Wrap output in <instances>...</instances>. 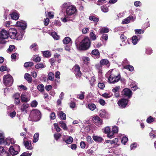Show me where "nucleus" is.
Wrapping results in <instances>:
<instances>
[{
  "label": "nucleus",
  "instance_id": "obj_60",
  "mask_svg": "<svg viewBox=\"0 0 156 156\" xmlns=\"http://www.w3.org/2000/svg\"><path fill=\"white\" fill-rule=\"evenodd\" d=\"M114 134L115 133H113L112 131H111L108 134H107V136L110 138H112Z\"/></svg>",
  "mask_w": 156,
  "mask_h": 156
},
{
  "label": "nucleus",
  "instance_id": "obj_29",
  "mask_svg": "<svg viewBox=\"0 0 156 156\" xmlns=\"http://www.w3.org/2000/svg\"><path fill=\"white\" fill-rule=\"evenodd\" d=\"M39 133H35L33 136V142L34 143H35L37 142L39 140Z\"/></svg>",
  "mask_w": 156,
  "mask_h": 156
},
{
  "label": "nucleus",
  "instance_id": "obj_36",
  "mask_svg": "<svg viewBox=\"0 0 156 156\" xmlns=\"http://www.w3.org/2000/svg\"><path fill=\"white\" fill-rule=\"evenodd\" d=\"M88 108L90 110L92 111H93L96 108V106L94 104H89L88 105Z\"/></svg>",
  "mask_w": 156,
  "mask_h": 156
},
{
  "label": "nucleus",
  "instance_id": "obj_8",
  "mask_svg": "<svg viewBox=\"0 0 156 156\" xmlns=\"http://www.w3.org/2000/svg\"><path fill=\"white\" fill-rule=\"evenodd\" d=\"M75 73L76 77H82V73L80 71V67L78 64H76L74 66Z\"/></svg>",
  "mask_w": 156,
  "mask_h": 156
},
{
  "label": "nucleus",
  "instance_id": "obj_61",
  "mask_svg": "<svg viewBox=\"0 0 156 156\" xmlns=\"http://www.w3.org/2000/svg\"><path fill=\"white\" fill-rule=\"evenodd\" d=\"M91 86L93 87L94 86V83L96 82V80L95 79H91L90 80H89Z\"/></svg>",
  "mask_w": 156,
  "mask_h": 156
},
{
  "label": "nucleus",
  "instance_id": "obj_1",
  "mask_svg": "<svg viewBox=\"0 0 156 156\" xmlns=\"http://www.w3.org/2000/svg\"><path fill=\"white\" fill-rule=\"evenodd\" d=\"M91 42L88 37H85L80 43L78 49L80 51H85L89 49L91 45Z\"/></svg>",
  "mask_w": 156,
  "mask_h": 156
},
{
  "label": "nucleus",
  "instance_id": "obj_63",
  "mask_svg": "<svg viewBox=\"0 0 156 156\" xmlns=\"http://www.w3.org/2000/svg\"><path fill=\"white\" fill-rule=\"evenodd\" d=\"M48 17L50 18H53L54 17V12H49L48 13Z\"/></svg>",
  "mask_w": 156,
  "mask_h": 156
},
{
  "label": "nucleus",
  "instance_id": "obj_55",
  "mask_svg": "<svg viewBox=\"0 0 156 156\" xmlns=\"http://www.w3.org/2000/svg\"><path fill=\"white\" fill-rule=\"evenodd\" d=\"M87 141L90 144H91L94 142L91 137L90 136H88L87 137Z\"/></svg>",
  "mask_w": 156,
  "mask_h": 156
},
{
  "label": "nucleus",
  "instance_id": "obj_43",
  "mask_svg": "<svg viewBox=\"0 0 156 156\" xmlns=\"http://www.w3.org/2000/svg\"><path fill=\"white\" fill-rule=\"evenodd\" d=\"M44 67V65L43 63H40L37 64L35 66V68L37 69L43 68Z\"/></svg>",
  "mask_w": 156,
  "mask_h": 156
},
{
  "label": "nucleus",
  "instance_id": "obj_7",
  "mask_svg": "<svg viewBox=\"0 0 156 156\" xmlns=\"http://www.w3.org/2000/svg\"><path fill=\"white\" fill-rule=\"evenodd\" d=\"M16 147L17 149V151H16L15 149L16 148H15L14 149L13 146H11L10 147L9 149V151L11 155L12 156L18 154L19 152L20 151V147L19 146L17 145Z\"/></svg>",
  "mask_w": 156,
  "mask_h": 156
},
{
  "label": "nucleus",
  "instance_id": "obj_45",
  "mask_svg": "<svg viewBox=\"0 0 156 156\" xmlns=\"http://www.w3.org/2000/svg\"><path fill=\"white\" fill-rule=\"evenodd\" d=\"M135 33L136 34H143L144 32V30L142 29H136L135 30Z\"/></svg>",
  "mask_w": 156,
  "mask_h": 156
},
{
  "label": "nucleus",
  "instance_id": "obj_47",
  "mask_svg": "<svg viewBox=\"0 0 156 156\" xmlns=\"http://www.w3.org/2000/svg\"><path fill=\"white\" fill-rule=\"evenodd\" d=\"M4 144L5 145H8L7 141L4 140V137L0 138V144Z\"/></svg>",
  "mask_w": 156,
  "mask_h": 156
},
{
  "label": "nucleus",
  "instance_id": "obj_59",
  "mask_svg": "<svg viewBox=\"0 0 156 156\" xmlns=\"http://www.w3.org/2000/svg\"><path fill=\"white\" fill-rule=\"evenodd\" d=\"M98 87L99 88L102 89L105 87V85L103 83H99L98 84Z\"/></svg>",
  "mask_w": 156,
  "mask_h": 156
},
{
  "label": "nucleus",
  "instance_id": "obj_22",
  "mask_svg": "<svg viewBox=\"0 0 156 156\" xmlns=\"http://www.w3.org/2000/svg\"><path fill=\"white\" fill-rule=\"evenodd\" d=\"M91 54L92 55H95L97 58H99L100 57V52L98 49L93 50Z\"/></svg>",
  "mask_w": 156,
  "mask_h": 156
},
{
  "label": "nucleus",
  "instance_id": "obj_5",
  "mask_svg": "<svg viewBox=\"0 0 156 156\" xmlns=\"http://www.w3.org/2000/svg\"><path fill=\"white\" fill-rule=\"evenodd\" d=\"M77 11L76 9L74 6H70L66 9V12L67 15L71 16L74 14Z\"/></svg>",
  "mask_w": 156,
  "mask_h": 156
},
{
  "label": "nucleus",
  "instance_id": "obj_9",
  "mask_svg": "<svg viewBox=\"0 0 156 156\" xmlns=\"http://www.w3.org/2000/svg\"><path fill=\"white\" fill-rule=\"evenodd\" d=\"M92 121L93 123L99 126L102 124L103 123V120L101 119L99 117L97 116H94L93 118Z\"/></svg>",
  "mask_w": 156,
  "mask_h": 156
},
{
  "label": "nucleus",
  "instance_id": "obj_46",
  "mask_svg": "<svg viewBox=\"0 0 156 156\" xmlns=\"http://www.w3.org/2000/svg\"><path fill=\"white\" fill-rule=\"evenodd\" d=\"M101 9L103 12H106L108 11V8L106 5L103 6L101 7Z\"/></svg>",
  "mask_w": 156,
  "mask_h": 156
},
{
  "label": "nucleus",
  "instance_id": "obj_34",
  "mask_svg": "<svg viewBox=\"0 0 156 156\" xmlns=\"http://www.w3.org/2000/svg\"><path fill=\"white\" fill-rule=\"evenodd\" d=\"M124 68L127 69H128L130 71H133L134 70V68L133 67L130 65H126L124 66Z\"/></svg>",
  "mask_w": 156,
  "mask_h": 156
},
{
  "label": "nucleus",
  "instance_id": "obj_56",
  "mask_svg": "<svg viewBox=\"0 0 156 156\" xmlns=\"http://www.w3.org/2000/svg\"><path fill=\"white\" fill-rule=\"evenodd\" d=\"M111 131L110 128L108 126L105 127L104 129V133L106 134H108Z\"/></svg>",
  "mask_w": 156,
  "mask_h": 156
},
{
  "label": "nucleus",
  "instance_id": "obj_52",
  "mask_svg": "<svg viewBox=\"0 0 156 156\" xmlns=\"http://www.w3.org/2000/svg\"><path fill=\"white\" fill-rule=\"evenodd\" d=\"M84 92H81V94H78L77 95V97H78V98L81 100H83L84 97Z\"/></svg>",
  "mask_w": 156,
  "mask_h": 156
},
{
  "label": "nucleus",
  "instance_id": "obj_4",
  "mask_svg": "<svg viewBox=\"0 0 156 156\" xmlns=\"http://www.w3.org/2000/svg\"><path fill=\"white\" fill-rule=\"evenodd\" d=\"M30 99V95L27 92L22 93L20 96V99L22 102L27 103Z\"/></svg>",
  "mask_w": 156,
  "mask_h": 156
},
{
  "label": "nucleus",
  "instance_id": "obj_2",
  "mask_svg": "<svg viewBox=\"0 0 156 156\" xmlns=\"http://www.w3.org/2000/svg\"><path fill=\"white\" fill-rule=\"evenodd\" d=\"M8 36H9L11 39L20 40L22 38L23 34L20 32L18 33L17 30L14 28H10L8 31Z\"/></svg>",
  "mask_w": 156,
  "mask_h": 156
},
{
  "label": "nucleus",
  "instance_id": "obj_17",
  "mask_svg": "<svg viewBox=\"0 0 156 156\" xmlns=\"http://www.w3.org/2000/svg\"><path fill=\"white\" fill-rule=\"evenodd\" d=\"M29 106L28 104L24 103L21 106L20 108L21 111L22 112H24L25 113H27V108Z\"/></svg>",
  "mask_w": 156,
  "mask_h": 156
},
{
  "label": "nucleus",
  "instance_id": "obj_16",
  "mask_svg": "<svg viewBox=\"0 0 156 156\" xmlns=\"http://www.w3.org/2000/svg\"><path fill=\"white\" fill-rule=\"evenodd\" d=\"M33 114V116H35L37 119H39L41 116V113L40 112L36 109L32 110V113Z\"/></svg>",
  "mask_w": 156,
  "mask_h": 156
},
{
  "label": "nucleus",
  "instance_id": "obj_48",
  "mask_svg": "<svg viewBox=\"0 0 156 156\" xmlns=\"http://www.w3.org/2000/svg\"><path fill=\"white\" fill-rule=\"evenodd\" d=\"M154 119L151 116L149 117L147 119V122L148 123H150L154 121Z\"/></svg>",
  "mask_w": 156,
  "mask_h": 156
},
{
  "label": "nucleus",
  "instance_id": "obj_39",
  "mask_svg": "<svg viewBox=\"0 0 156 156\" xmlns=\"http://www.w3.org/2000/svg\"><path fill=\"white\" fill-rule=\"evenodd\" d=\"M89 19L90 20H93L94 22L97 23L98 21V19L94 16H91L89 17Z\"/></svg>",
  "mask_w": 156,
  "mask_h": 156
},
{
  "label": "nucleus",
  "instance_id": "obj_26",
  "mask_svg": "<svg viewBox=\"0 0 156 156\" xmlns=\"http://www.w3.org/2000/svg\"><path fill=\"white\" fill-rule=\"evenodd\" d=\"M63 141H65L67 144H71L73 141V137L71 136H69V138L65 140V139H63Z\"/></svg>",
  "mask_w": 156,
  "mask_h": 156
},
{
  "label": "nucleus",
  "instance_id": "obj_41",
  "mask_svg": "<svg viewBox=\"0 0 156 156\" xmlns=\"http://www.w3.org/2000/svg\"><path fill=\"white\" fill-rule=\"evenodd\" d=\"M128 141V138L126 136H123L122 139V140H121V142L122 144H124V145H125L126 143Z\"/></svg>",
  "mask_w": 156,
  "mask_h": 156
},
{
  "label": "nucleus",
  "instance_id": "obj_37",
  "mask_svg": "<svg viewBox=\"0 0 156 156\" xmlns=\"http://www.w3.org/2000/svg\"><path fill=\"white\" fill-rule=\"evenodd\" d=\"M82 60L84 64L87 65L89 63L88 61H89L90 58L87 57H84L82 58Z\"/></svg>",
  "mask_w": 156,
  "mask_h": 156
},
{
  "label": "nucleus",
  "instance_id": "obj_42",
  "mask_svg": "<svg viewBox=\"0 0 156 156\" xmlns=\"http://www.w3.org/2000/svg\"><path fill=\"white\" fill-rule=\"evenodd\" d=\"M138 41L137 37L136 36H134L132 37V42L134 45L136 44Z\"/></svg>",
  "mask_w": 156,
  "mask_h": 156
},
{
  "label": "nucleus",
  "instance_id": "obj_32",
  "mask_svg": "<svg viewBox=\"0 0 156 156\" xmlns=\"http://www.w3.org/2000/svg\"><path fill=\"white\" fill-rule=\"evenodd\" d=\"M109 63V62L107 59H102L100 61V64L101 65H107Z\"/></svg>",
  "mask_w": 156,
  "mask_h": 156
},
{
  "label": "nucleus",
  "instance_id": "obj_15",
  "mask_svg": "<svg viewBox=\"0 0 156 156\" xmlns=\"http://www.w3.org/2000/svg\"><path fill=\"white\" fill-rule=\"evenodd\" d=\"M23 143L24 144L25 147L28 150H31L33 147L32 146L31 142L30 141H25L23 140Z\"/></svg>",
  "mask_w": 156,
  "mask_h": 156
},
{
  "label": "nucleus",
  "instance_id": "obj_31",
  "mask_svg": "<svg viewBox=\"0 0 156 156\" xmlns=\"http://www.w3.org/2000/svg\"><path fill=\"white\" fill-rule=\"evenodd\" d=\"M71 38L68 37H66L62 41L63 44H69L71 41Z\"/></svg>",
  "mask_w": 156,
  "mask_h": 156
},
{
  "label": "nucleus",
  "instance_id": "obj_58",
  "mask_svg": "<svg viewBox=\"0 0 156 156\" xmlns=\"http://www.w3.org/2000/svg\"><path fill=\"white\" fill-rule=\"evenodd\" d=\"M112 131L115 133H117L118 132V128L116 126L113 127Z\"/></svg>",
  "mask_w": 156,
  "mask_h": 156
},
{
  "label": "nucleus",
  "instance_id": "obj_12",
  "mask_svg": "<svg viewBox=\"0 0 156 156\" xmlns=\"http://www.w3.org/2000/svg\"><path fill=\"white\" fill-rule=\"evenodd\" d=\"M13 81V79H3V83L7 87L11 86Z\"/></svg>",
  "mask_w": 156,
  "mask_h": 156
},
{
  "label": "nucleus",
  "instance_id": "obj_6",
  "mask_svg": "<svg viewBox=\"0 0 156 156\" xmlns=\"http://www.w3.org/2000/svg\"><path fill=\"white\" fill-rule=\"evenodd\" d=\"M128 100L127 99L122 98L120 99L118 102V105L121 108H125L128 104Z\"/></svg>",
  "mask_w": 156,
  "mask_h": 156
},
{
  "label": "nucleus",
  "instance_id": "obj_51",
  "mask_svg": "<svg viewBox=\"0 0 156 156\" xmlns=\"http://www.w3.org/2000/svg\"><path fill=\"white\" fill-rule=\"evenodd\" d=\"M56 61V59H54V58H51L49 59V62L50 63L51 65L52 66H53L55 65V63Z\"/></svg>",
  "mask_w": 156,
  "mask_h": 156
},
{
  "label": "nucleus",
  "instance_id": "obj_11",
  "mask_svg": "<svg viewBox=\"0 0 156 156\" xmlns=\"http://www.w3.org/2000/svg\"><path fill=\"white\" fill-rule=\"evenodd\" d=\"M122 93L124 95L130 98L132 95V92L130 89L128 88L124 89L122 91Z\"/></svg>",
  "mask_w": 156,
  "mask_h": 156
},
{
  "label": "nucleus",
  "instance_id": "obj_23",
  "mask_svg": "<svg viewBox=\"0 0 156 156\" xmlns=\"http://www.w3.org/2000/svg\"><path fill=\"white\" fill-rule=\"evenodd\" d=\"M58 115L62 120H65L66 119V114L62 111L59 112Z\"/></svg>",
  "mask_w": 156,
  "mask_h": 156
},
{
  "label": "nucleus",
  "instance_id": "obj_28",
  "mask_svg": "<svg viewBox=\"0 0 156 156\" xmlns=\"http://www.w3.org/2000/svg\"><path fill=\"white\" fill-rule=\"evenodd\" d=\"M90 37L93 41L95 40L97 38V36L94 33L93 30H91L90 34Z\"/></svg>",
  "mask_w": 156,
  "mask_h": 156
},
{
  "label": "nucleus",
  "instance_id": "obj_30",
  "mask_svg": "<svg viewBox=\"0 0 156 156\" xmlns=\"http://www.w3.org/2000/svg\"><path fill=\"white\" fill-rule=\"evenodd\" d=\"M106 111L104 109L101 110L99 112V115L102 118H104L106 115Z\"/></svg>",
  "mask_w": 156,
  "mask_h": 156
},
{
  "label": "nucleus",
  "instance_id": "obj_14",
  "mask_svg": "<svg viewBox=\"0 0 156 156\" xmlns=\"http://www.w3.org/2000/svg\"><path fill=\"white\" fill-rule=\"evenodd\" d=\"M0 156H11L9 153L6 151L3 147L0 146Z\"/></svg>",
  "mask_w": 156,
  "mask_h": 156
},
{
  "label": "nucleus",
  "instance_id": "obj_50",
  "mask_svg": "<svg viewBox=\"0 0 156 156\" xmlns=\"http://www.w3.org/2000/svg\"><path fill=\"white\" fill-rule=\"evenodd\" d=\"M38 103L37 102L34 100L30 104V105L32 107H36Z\"/></svg>",
  "mask_w": 156,
  "mask_h": 156
},
{
  "label": "nucleus",
  "instance_id": "obj_40",
  "mask_svg": "<svg viewBox=\"0 0 156 156\" xmlns=\"http://www.w3.org/2000/svg\"><path fill=\"white\" fill-rule=\"evenodd\" d=\"M37 89L40 91L42 92L44 90V86L43 84H40L37 86Z\"/></svg>",
  "mask_w": 156,
  "mask_h": 156
},
{
  "label": "nucleus",
  "instance_id": "obj_18",
  "mask_svg": "<svg viewBox=\"0 0 156 156\" xmlns=\"http://www.w3.org/2000/svg\"><path fill=\"white\" fill-rule=\"evenodd\" d=\"M10 16L12 19L15 20H17L19 17V14L18 13L16 12H13L10 14Z\"/></svg>",
  "mask_w": 156,
  "mask_h": 156
},
{
  "label": "nucleus",
  "instance_id": "obj_49",
  "mask_svg": "<svg viewBox=\"0 0 156 156\" xmlns=\"http://www.w3.org/2000/svg\"><path fill=\"white\" fill-rule=\"evenodd\" d=\"M54 136L55 139L57 140L61 137V134L60 133H55L54 134Z\"/></svg>",
  "mask_w": 156,
  "mask_h": 156
},
{
  "label": "nucleus",
  "instance_id": "obj_25",
  "mask_svg": "<svg viewBox=\"0 0 156 156\" xmlns=\"http://www.w3.org/2000/svg\"><path fill=\"white\" fill-rule=\"evenodd\" d=\"M59 123L60 125V126L65 130H67L68 128L66 123L63 121H60Z\"/></svg>",
  "mask_w": 156,
  "mask_h": 156
},
{
  "label": "nucleus",
  "instance_id": "obj_3",
  "mask_svg": "<svg viewBox=\"0 0 156 156\" xmlns=\"http://www.w3.org/2000/svg\"><path fill=\"white\" fill-rule=\"evenodd\" d=\"M107 78H121L120 74L118 70L113 69L108 71L105 75Z\"/></svg>",
  "mask_w": 156,
  "mask_h": 156
},
{
  "label": "nucleus",
  "instance_id": "obj_21",
  "mask_svg": "<svg viewBox=\"0 0 156 156\" xmlns=\"http://www.w3.org/2000/svg\"><path fill=\"white\" fill-rule=\"evenodd\" d=\"M133 18V16H129V17H127L126 18L123 20L122 22V24H126L129 23L130 22V20Z\"/></svg>",
  "mask_w": 156,
  "mask_h": 156
},
{
  "label": "nucleus",
  "instance_id": "obj_44",
  "mask_svg": "<svg viewBox=\"0 0 156 156\" xmlns=\"http://www.w3.org/2000/svg\"><path fill=\"white\" fill-rule=\"evenodd\" d=\"M55 129L56 131L57 132H59L61 130V129L58 126V124L57 123H55L53 124Z\"/></svg>",
  "mask_w": 156,
  "mask_h": 156
},
{
  "label": "nucleus",
  "instance_id": "obj_64",
  "mask_svg": "<svg viewBox=\"0 0 156 156\" xmlns=\"http://www.w3.org/2000/svg\"><path fill=\"white\" fill-rule=\"evenodd\" d=\"M15 48V46L13 45H11L9 46V48L8 49V51H12L13 49Z\"/></svg>",
  "mask_w": 156,
  "mask_h": 156
},
{
  "label": "nucleus",
  "instance_id": "obj_57",
  "mask_svg": "<svg viewBox=\"0 0 156 156\" xmlns=\"http://www.w3.org/2000/svg\"><path fill=\"white\" fill-rule=\"evenodd\" d=\"M89 29L87 27H85L83 28L82 30V32L83 34H86L89 32Z\"/></svg>",
  "mask_w": 156,
  "mask_h": 156
},
{
  "label": "nucleus",
  "instance_id": "obj_33",
  "mask_svg": "<svg viewBox=\"0 0 156 156\" xmlns=\"http://www.w3.org/2000/svg\"><path fill=\"white\" fill-rule=\"evenodd\" d=\"M108 82L110 83H115L118 82L121 79H108Z\"/></svg>",
  "mask_w": 156,
  "mask_h": 156
},
{
  "label": "nucleus",
  "instance_id": "obj_35",
  "mask_svg": "<svg viewBox=\"0 0 156 156\" xmlns=\"http://www.w3.org/2000/svg\"><path fill=\"white\" fill-rule=\"evenodd\" d=\"M34 63L32 62H25L24 65L25 67L27 68L28 67H32L34 65Z\"/></svg>",
  "mask_w": 156,
  "mask_h": 156
},
{
  "label": "nucleus",
  "instance_id": "obj_10",
  "mask_svg": "<svg viewBox=\"0 0 156 156\" xmlns=\"http://www.w3.org/2000/svg\"><path fill=\"white\" fill-rule=\"evenodd\" d=\"M16 25L17 26L20 27L21 28L23 31L21 32L22 33L23 32V33L24 34L25 32L24 30L26 28L27 26L26 23L24 21H17L16 23Z\"/></svg>",
  "mask_w": 156,
  "mask_h": 156
},
{
  "label": "nucleus",
  "instance_id": "obj_53",
  "mask_svg": "<svg viewBox=\"0 0 156 156\" xmlns=\"http://www.w3.org/2000/svg\"><path fill=\"white\" fill-rule=\"evenodd\" d=\"M32 153H29L28 151L25 152L23 153L20 156H31Z\"/></svg>",
  "mask_w": 156,
  "mask_h": 156
},
{
  "label": "nucleus",
  "instance_id": "obj_19",
  "mask_svg": "<svg viewBox=\"0 0 156 156\" xmlns=\"http://www.w3.org/2000/svg\"><path fill=\"white\" fill-rule=\"evenodd\" d=\"M93 139L95 141L99 143L101 142L104 140L102 137L96 136H93Z\"/></svg>",
  "mask_w": 156,
  "mask_h": 156
},
{
  "label": "nucleus",
  "instance_id": "obj_38",
  "mask_svg": "<svg viewBox=\"0 0 156 156\" xmlns=\"http://www.w3.org/2000/svg\"><path fill=\"white\" fill-rule=\"evenodd\" d=\"M51 35L53 37L55 40H58L59 38V37L57 35V33L55 32H53L51 33Z\"/></svg>",
  "mask_w": 156,
  "mask_h": 156
},
{
  "label": "nucleus",
  "instance_id": "obj_13",
  "mask_svg": "<svg viewBox=\"0 0 156 156\" xmlns=\"http://www.w3.org/2000/svg\"><path fill=\"white\" fill-rule=\"evenodd\" d=\"M9 37L8 33L4 29L2 30L0 33V39H6Z\"/></svg>",
  "mask_w": 156,
  "mask_h": 156
},
{
  "label": "nucleus",
  "instance_id": "obj_62",
  "mask_svg": "<svg viewBox=\"0 0 156 156\" xmlns=\"http://www.w3.org/2000/svg\"><path fill=\"white\" fill-rule=\"evenodd\" d=\"M102 39L105 41L107 40L108 39V35L106 34H103L101 37Z\"/></svg>",
  "mask_w": 156,
  "mask_h": 156
},
{
  "label": "nucleus",
  "instance_id": "obj_24",
  "mask_svg": "<svg viewBox=\"0 0 156 156\" xmlns=\"http://www.w3.org/2000/svg\"><path fill=\"white\" fill-rule=\"evenodd\" d=\"M31 60L35 62H37L41 61V58L40 57L38 56L34 55L32 58Z\"/></svg>",
  "mask_w": 156,
  "mask_h": 156
},
{
  "label": "nucleus",
  "instance_id": "obj_54",
  "mask_svg": "<svg viewBox=\"0 0 156 156\" xmlns=\"http://www.w3.org/2000/svg\"><path fill=\"white\" fill-rule=\"evenodd\" d=\"M120 38L122 42H125L126 40L127 37L124 34H122L120 36Z\"/></svg>",
  "mask_w": 156,
  "mask_h": 156
},
{
  "label": "nucleus",
  "instance_id": "obj_20",
  "mask_svg": "<svg viewBox=\"0 0 156 156\" xmlns=\"http://www.w3.org/2000/svg\"><path fill=\"white\" fill-rule=\"evenodd\" d=\"M42 53L43 54V56L47 58H50L51 55V52L48 51H42Z\"/></svg>",
  "mask_w": 156,
  "mask_h": 156
},
{
  "label": "nucleus",
  "instance_id": "obj_27",
  "mask_svg": "<svg viewBox=\"0 0 156 156\" xmlns=\"http://www.w3.org/2000/svg\"><path fill=\"white\" fill-rule=\"evenodd\" d=\"M109 31V29L107 27H105L100 29L99 33L100 34H102L105 33H107Z\"/></svg>",
  "mask_w": 156,
  "mask_h": 156
}]
</instances>
